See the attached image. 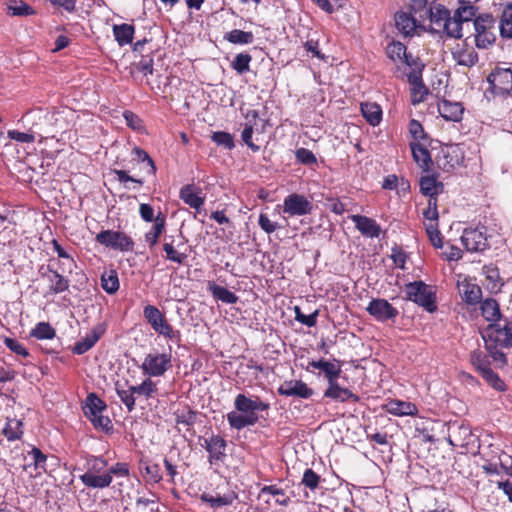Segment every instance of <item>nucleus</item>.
Returning <instances> with one entry per match:
<instances>
[{
    "mask_svg": "<svg viewBox=\"0 0 512 512\" xmlns=\"http://www.w3.org/2000/svg\"><path fill=\"white\" fill-rule=\"evenodd\" d=\"M295 156L298 162L305 165L316 164L317 159L312 151L306 148H299L295 152Z\"/></svg>",
    "mask_w": 512,
    "mask_h": 512,
    "instance_id": "59",
    "label": "nucleus"
},
{
    "mask_svg": "<svg viewBox=\"0 0 512 512\" xmlns=\"http://www.w3.org/2000/svg\"><path fill=\"white\" fill-rule=\"evenodd\" d=\"M208 289L215 299L226 304H235L239 299L236 294L229 291L227 288L219 286L213 282L209 283Z\"/></svg>",
    "mask_w": 512,
    "mask_h": 512,
    "instance_id": "38",
    "label": "nucleus"
},
{
    "mask_svg": "<svg viewBox=\"0 0 512 512\" xmlns=\"http://www.w3.org/2000/svg\"><path fill=\"white\" fill-rule=\"evenodd\" d=\"M27 117L34 120L30 132L24 133L17 130H10L8 131L10 139L20 143H32L35 141V135L40 137L53 136V129L49 126H51L54 121H58L57 113H43L42 111H37L35 113H29Z\"/></svg>",
    "mask_w": 512,
    "mask_h": 512,
    "instance_id": "2",
    "label": "nucleus"
},
{
    "mask_svg": "<svg viewBox=\"0 0 512 512\" xmlns=\"http://www.w3.org/2000/svg\"><path fill=\"white\" fill-rule=\"evenodd\" d=\"M352 221L355 227L367 237H378L381 229L375 220L362 215H353Z\"/></svg>",
    "mask_w": 512,
    "mask_h": 512,
    "instance_id": "26",
    "label": "nucleus"
},
{
    "mask_svg": "<svg viewBox=\"0 0 512 512\" xmlns=\"http://www.w3.org/2000/svg\"><path fill=\"white\" fill-rule=\"evenodd\" d=\"M96 429H101L102 431H110L113 429L112 422L107 416H103L102 413L97 415L96 417H92L89 419Z\"/></svg>",
    "mask_w": 512,
    "mask_h": 512,
    "instance_id": "63",
    "label": "nucleus"
},
{
    "mask_svg": "<svg viewBox=\"0 0 512 512\" xmlns=\"http://www.w3.org/2000/svg\"><path fill=\"white\" fill-rule=\"evenodd\" d=\"M482 337L486 349L512 347V330L508 327L507 320L503 326L498 323H490Z\"/></svg>",
    "mask_w": 512,
    "mask_h": 512,
    "instance_id": "7",
    "label": "nucleus"
},
{
    "mask_svg": "<svg viewBox=\"0 0 512 512\" xmlns=\"http://www.w3.org/2000/svg\"><path fill=\"white\" fill-rule=\"evenodd\" d=\"M97 243L122 252L132 251L134 241L121 231L103 230L96 235Z\"/></svg>",
    "mask_w": 512,
    "mask_h": 512,
    "instance_id": "8",
    "label": "nucleus"
},
{
    "mask_svg": "<svg viewBox=\"0 0 512 512\" xmlns=\"http://www.w3.org/2000/svg\"><path fill=\"white\" fill-rule=\"evenodd\" d=\"M420 191L423 195L428 196L429 199L437 197L443 192L444 185L442 182L437 181L435 176H423L419 181Z\"/></svg>",
    "mask_w": 512,
    "mask_h": 512,
    "instance_id": "30",
    "label": "nucleus"
},
{
    "mask_svg": "<svg viewBox=\"0 0 512 512\" xmlns=\"http://www.w3.org/2000/svg\"><path fill=\"white\" fill-rule=\"evenodd\" d=\"M428 18L431 23L430 31L449 38L459 39V30L456 21H452L450 10L440 3L429 7Z\"/></svg>",
    "mask_w": 512,
    "mask_h": 512,
    "instance_id": "3",
    "label": "nucleus"
},
{
    "mask_svg": "<svg viewBox=\"0 0 512 512\" xmlns=\"http://www.w3.org/2000/svg\"><path fill=\"white\" fill-rule=\"evenodd\" d=\"M457 286L459 295L467 304L476 305L480 302L482 291L477 284L464 279L463 281H458Z\"/></svg>",
    "mask_w": 512,
    "mask_h": 512,
    "instance_id": "22",
    "label": "nucleus"
},
{
    "mask_svg": "<svg viewBox=\"0 0 512 512\" xmlns=\"http://www.w3.org/2000/svg\"><path fill=\"white\" fill-rule=\"evenodd\" d=\"M483 273L486 278V288L491 293H498L501 291V288L504 285V282L502 281L498 268L493 265H484L483 266Z\"/></svg>",
    "mask_w": 512,
    "mask_h": 512,
    "instance_id": "28",
    "label": "nucleus"
},
{
    "mask_svg": "<svg viewBox=\"0 0 512 512\" xmlns=\"http://www.w3.org/2000/svg\"><path fill=\"white\" fill-rule=\"evenodd\" d=\"M384 409L395 416H414L418 413L415 404L397 399L388 401L384 405Z\"/></svg>",
    "mask_w": 512,
    "mask_h": 512,
    "instance_id": "25",
    "label": "nucleus"
},
{
    "mask_svg": "<svg viewBox=\"0 0 512 512\" xmlns=\"http://www.w3.org/2000/svg\"><path fill=\"white\" fill-rule=\"evenodd\" d=\"M360 108L363 117L370 125L376 126L380 123L382 119V110L378 104L371 102L361 103Z\"/></svg>",
    "mask_w": 512,
    "mask_h": 512,
    "instance_id": "34",
    "label": "nucleus"
},
{
    "mask_svg": "<svg viewBox=\"0 0 512 512\" xmlns=\"http://www.w3.org/2000/svg\"><path fill=\"white\" fill-rule=\"evenodd\" d=\"M472 433L468 426L460 425L456 429L452 430L449 442L454 446H466L470 443Z\"/></svg>",
    "mask_w": 512,
    "mask_h": 512,
    "instance_id": "40",
    "label": "nucleus"
},
{
    "mask_svg": "<svg viewBox=\"0 0 512 512\" xmlns=\"http://www.w3.org/2000/svg\"><path fill=\"white\" fill-rule=\"evenodd\" d=\"M482 316L491 323H497L501 319V312L498 302L493 298L485 299L481 304Z\"/></svg>",
    "mask_w": 512,
    "mask_h": 512,
    "instance_id": "33",
    "label": "nucleus"
},
{
    "mask_svg": "<svg viewBox=\"0 0 512 512\" xmlns=\"http://www.w3.org/2000/svg\"><path fill=\"white\" fill-rule=\"evenodd\" d=\"M106 408L107 405L102 399H100L95 393H90L86 398L83 410L87 418L90 419L101 414L106 410Z\"/></svg>",
    "mask_w": 512,
    "mask_h": 512,
    "instance_id": "32",
    "label": "nucleus"
},
{
    "mask_svg": "<svg viewBox=\"0 0 512 512\" xmlns=\"http://www.w3.org/2000/svg\"><path fill=\"white\" fill-rule=\"evenodd\" d=\"M101 286L108 294H114L119 289L118 274L115 270L105 271L101 276Z\"/></svg>",
    "mask_w": 512,
    "mask_h": 512,
    "instance_id": "43",
    "label": "nucleus"
},
{
    "mask_svg": "<svg viewBox=\"0 0 512 512\" xmlns=\"http://www.w3.org/2000/svg\"><path fill=\"white\" fill-rule=\"evenodd\" d=\"M386 53L393 61L403 60L407 55L406 46L401 42L393 41L387 46Z\"/></svg>",
    "mask_w": 512,
    "mask_h": 512,
    "instance_id": "52",
    "label": "nucleus"
},
{
    "mask_svg": "<svg viewBox=\"0 0 512 512\" xmlns=\"http://www.w3.org/2000/svg\"><path fill=\"white\" fill-rule=\"evenodd\" d=\"M134 31V26L126 23L113 26L114 37L120 46L132 43Z\"/></svg>",
    "mask_w": 512,
    "mask_h": 512,
    "instance_id": "37",
    "label": "nucleus"
},
{
    "mask_svg": "<svg viewBox=\"0 0 512 512\" xmlns=\"http://www.w3.org/2000/svg\"><path fill=\"white\" fill-rule=\"evenodd\" d=\"M116 392L117 395L120 397L121 401L127 407L128 411H133L135 408V397L132 391V387L129 386L128 389H124L118 383H116Z\"/></svg>",
    "mask_w": 512,
    "mask_h": 512,
    "instance_id": "50",
    "label": "nucleus"
},
{
    "mask_svg": "<svg viewBox=\"0 0 512 512\" xmlns=\"http://www.w3.org/2000/svg\"><path fill=\"white\" fill-rule=\"evenodd\" d=\"M495 19L491 14H482L474 19L475 45L479 49H487L496 40Z\"/></svg>",
    "mask_w": 512,
    "mask_h": 512,
    "instance_id": "6",
    "label": "nucleus"
},
{
    "mask_svg": "<svg viewBox=\"0 0 512 512\" xmlns=\"http://www.w3.org/2000/svg\"><path fill=\"white\" fill-rule=\"evenodd\" d=\"M225 39L232 44H251L254 41V35L250 31L234 29L225 35Z\"/></svg>",
    "mask_w": 512,
    "mask_h": 512,
    "instance_id": "44",
    "label": "nucleus"
},
{
    "mask_svg": "<svg viewBox=\"0 0 512 512\" xmlns=\"http://www.w3.org/2000/svg\"><path fill=\"white\" fill-rule=\"evenodd\" d=\"M461 241L465 248L471 252H482L489 248L485 227L465 229Z\"/></svg>",
    "mask_w": 512,
    "mask_h": 512,
    "instance_id": "11",
    "label": "nucleus"
},
{
    "mask_svg": "<svg viewBox=\"0 0 512 512\" xmlns=\"http://www.w3.org/2000/svg\"><path fill=\"white\" fill-rule=\"evenodd\" d=\"M395 24L399 32L405 37L413 36L417 28L425 30V27L419 22V18H414L404 11L395 14Z\"/></svg>",
    "mask_w": 512,
    "mask_h": 512,
    "instance_id": "17",
    "label": "nucleus"
},
{
    "mask_svg": "<svg viewBox=\"0 0 512 512\" xmlns=\"http://www.w3.org/2000/svg\"><path fill=\"white\" fill-rule=\"evenodd\" d=\"M324 397L339 402L351 401L356 403L360 401V397L358 395L354 394L348 388L341 387L337 380L328 384V388L324 391Z\"/></svg>",
    "mask_w": 512,
    "mask_h": 512,
    "instance_id": "20",
    "label": "nucleus"
},
{
    "mask_svg": "<svg viewBox=\"0 0 512 512\" xmlns=\"http://www.w3.org/2000/svg\"><path fill=\"white\" fill-rule=\"evenodd\" d=\"M105 328L103 325H97L89 334H87L81 341H78L72 348V352L77 355H82L90 350L100 337L104 334Z\"/></svg>",
    "mask_w": 512,
    "mask_h": 512,
    "instance_id": "23",
    "label": "nucleus"
},
{
    "mask_svg": "<svg viewBox=\"0 0 512 512\" xmlns=\"http://www.w3.org/2000/svg\"><path fill=\"white\" fill-rule=\"evenodd\" d=\"M312 209V203L304 195L292 193L284 199L283 212L290 216L307 215Z\"/></svg>",
    "mask_w": 512,
    "mask_h": 512,
    "instance_id": "14",
    "label": "nucleus"
},
{
    "mask_svg": "<svg viewBox=\"0 0 512 512\" xmlns=\"http://www.w3.org/2000/svg\"><path fill=\"white\" fill-rule=\"evenodd\" d=\"M319 481V475L316 474L312 469L309 468L305 470L302 478V484L310 489H315L318 486Z\"/></svg>",
    "mask_w": 512,
    "mask_h": 512,
    "instance_id": "64",
    "label": "nucleus"
},
{
    "mask_svg": "<svg viewBox=\"0 0 512 512\" xmlns=\"http://www.w3.org/2000/svg\"><path fill=\"white\" fill-rule=\"evenodd\" d=\"M211 139L213 142H215L218 146H222L224 147L225 149H233L235 144H234V138L233 136L228 133V132H224V131H216V132H213L212 136H211Z\"/></svg>",
    "mask_w": 512,
    "mask_h": 512,
    "instance_id": "51",
    "label": "nucleus"
},
{
    "mask_svg": "<svg viewBox=\"0 0 512 512\" xmlns=\"http://www.w3.org/2000/svg\"><path fill=\"white\" fill-rule=\"evenodd\" d=\"M462 161L460 149L457 145H445L441 147L436 156V163L440 169L450 172Z\"/></svg>",
    "mask_w": 512,
    "mask_h": 512,
    "instance_id": "15",
    "label": "nucleus"
},
{
    "mask_svg": "<svg viewBox=\"0 0 512 512\" xmlns=\"http://www.w3.org/2000/svg\"><path fill=\"white\" fill-rule=\"evenodd\" d=\"M463 111L464 108L460 102H451L444 99L438 103V112L447 121H460Z\"/></svg>",
    "mask_w": 512,
    "mask_h": 512,
    "instance_id": "24",
    "label": "nucleus"
},
{
    "mask_svg": "<svg viewBox=\"0 0 512 512\" xmlns=\"http://www.w3.org/2000/svg\"><path fill=\"white\" fill-rule=\"evenodd\" d=\"M409 132L413 139L415 140H425L427 138V135L424 131L423 126L421 123L415 119H412L409 123Z\"/></svg>",
    "mask_w": 512,
    "mask_h": 512,
    "instance_id": "62",
    "label": "nucleus"
},
{
    "mask_svg": "<svg viewBox=\"0 0 512 512\" xmlns=\"http://www.w3.org/2000/svg\"><path fill=\"white\" fill-rule=\"evenodd\" d=\"M277 392L281 396L298 397L302 399H308L314 393L313 390L301 380L284 381L278 387Z\"/></svg>",
    "mask_w": 512,
    "mask_h": 512,
    "instance_id": "16",
    "label": "nucleus"
},
{
    "mask_svg": "<svg viewBox=\"0 0 512 512\" xmlns=\"http://www.w3.org/2000/svg\"><path fill=\"white\" fill-rule=\"evenodd\" d=\"M133 153L136 155L138 161L142 163L148 161V175H155L156 166L152 158L148 155V153L139 147H135L133 149Z\"/></svg>",
    "mask_w": 512,
    "mask_h": 512,
    "instance_id": "58",
    "label": "nucleus"
},
{
    "mask_svg": "<svg viewBox=\"0 0 512 512\" xmlns=\"http://www.w3.org/2000/svg\"><path fill=\"white\" fill-rule=\"evenodd\" d=\"M205 449L209 453V462L216 464L222 462L226 457V441L219 435H213L209 439H205Z\"/></svg>",
    "mask_w": 512,
    "mask_h": 512,
    "instance_id": "18",
    "label": "nucleus"
},
{
    "mask_svg": "<svg viewBox=\"0 0 512 512\" xmlns=\"http://www.w3.org/2000/svg\"><path fill=\"white\" fill-rule=\"evenodd\" d=\"M407 12L414 18H419V22L423 25V22L428 18L429 12L427 0H411Z\"/></svg>",
    "mask_w": 512,
    "mask_h": 512,
    "instance_id": "41",
    "label": "nucleus"
},
{
    "mask_svg": "<svg viewBox=\"0 0 512 512\" xmlns=\"http://www.w3.org/2000/svg\"><path fill=\"white\" fill-rule=\"evenodd\" d=\"M131 387L134 395H144L146 398H150L157 391L155 383L149 378L140 385Z\"/></svg>",
    "mask_w": 512,
    "mask_h": 512,
    "instance_id": "53",
    "label": "nucleus"
},
{
    "mask_svg": "<svg viewBox=\"0 0 512 512\" xmlns=\"http://www.w3.org/2000/svg\"><path fill=\"white\" fill-rule=\"evenodd\" d=\"M310 367L322 371L328 381V384L334 380H337L341 373V365L337 360H334V362H330L325 359H320L317 361L312 360L308 363L307 369Z\"/></svg>",
    "mask_w": 512,
    "mask_h": 512,
    "instance_id": "21",
    "label": "nucleus"
},
{
    "mask_svg": "<svg viewBox=\"0 0 512 512\" xmlns=\"http://www.w3.org/2000/svg\"><path fill=\"white\" fill-rule=\"evenodd\" d=\"M201 499L209 503L212 507H222L232 503V498L229 496H212L210 494H203Z\"/></svg>",
    "mask_w": 512,
    "mask_h": 512,
    "instance_id": "57",
    "label": "nucleus"
},
{
    "mask_svg": "<svg viewBox=\"0 0 512 512\" xmlns=\"http://www.w3.org/2000/svg\"><path fill=\"white\" fill-rule=\"evenodd\" d=\"M163 250L166 253V258L172 262L183 264L184 261L187 258V255L185 253L178 252L172 243H164Z\"/></svg>",
    "mask_w": 512,
    "mask_h": 512,
    "instance_id": "54",
    "label": "nucleus"
},
{
    "mask_svg": "<svg viewBox=\"0 0 512 512\" xmlns=\"http://www.w3.org/2000/svg\"><path fill=\"white\" fill-rule=\"evenodd\" d=\"M478 61V55L474 50H466L458 53L457 63L462 66L472 67Z\"/></svg>",
    "mask_w": 512,
    "mask_h": 512,
    "instance_id": "56",
    "label": "nucleus"
},
{
    "mask_svg": "<svg viewBox=\"0 0 512 512\" xmlns=\"http://www.w3.org/2000/svg\"><path fill=\"white\" fill-rule=\"evenodd\" d=\"M143 316L155 332L169 339L175 338L176 332L156 306L146 305Z\"/></svg>",
    "mask_w": 512,
    "mask_h": 512,
    "instance_id": "9",
    "label": "nucleus"
},
{
    "mask_svg": "<svg viewBox=\"0 0 512 512\" xmlns=\"http://www.w3.org/2000/svg\"><path fill=\"white\" fill-rule=\"evenodd\" d=\"M410 148L412 156L417 165L424 171L428 172L432 164L430 152L420 143L411 142Z\"/></svg>",
    "mask_w": 512,
    "mask_h": 512,
    "instance_id": "29",
    "label": "nucleus"
},
{
    "mask_svg": "<svg viewBox=\"0 0 512 512\" xmlns=\"http://www.w3.org/2000/svg\"><path fill=\"white\" fill-rule=\"evenodd\" d=\"M30 337L37 340H51L56 336V330L49 322H39L29 333Z\"/></svg>",
    "mask_w": 512,
    "mask_h": 512,
    "instance_id": "39",
    "label": "nucleus"
},
{
    "mask_svg": "<svg viewBox=\"0 0 512 512\" xmlns=\"http://www.w3.org/2000/svg\"><path fill=\"white\" fill-rule=\"evenodd\" d=\"M22 426L21 420L15 418L8 419L2 432L8 441H15L20 439L23 435Z\"/></svg>",
    "mask_w": 512,
    "mask_h": 512,
    "instance_id": "42",
    "label": "nucleus"
},
{
    "mask_svg": "<svg viewBox=\"0 0 512 512\" xmlns=\"http://www.w3.org/2000/svg\"><path fill=\"white\" fill-rule=\"evenodd\" d=\"M108 463L102 457L90 456L86 459V472L80 476L81 482L89 488H106L112 482L110 474H100Z\"/></svg>",
    "mask_w": 512,
    "mask_h": 512,
    "instance_id": "4",
    "label": "nucleus"
},
{
    "mask_svg": "<svg viewBox=\"0 0 512 512\" xmlns=\"http://www.w3.org/2000/svg\"><path fill=\"white\" fill-rule=\"evenodd\" d=\"M482 378L495 390L505 391L506 385L503 380L500 379L497 373H495L490 367L479 373Z\"/></svg>",
    "mask_w": 512,
    "mask_h": 512,
    "instance_id": "48",
    "label": "nucleus"
},
{
    "mask_svg": "<svg viewBox=\"0 0 512 512\" xmlns=\"http://www.w3.org/2000/svg\"><path fill=\"white\" fill-rule=\"evenodd\" d=\"M236 411L227 414V421L231 428L242 430L245 427L253 426L259 421L257 411H267L269 403L261 401L258 396L253 398L245 394H238L234 400Z\"/></svg>",
    "mask_w": 512,
    "mask_h": 512,
    "instance_id": "1",
    "label": "nucleus"
},
{
    "mask_svg": "<svg viewBox=\"0 0 512 512\" xmlns=\"http://www.w3.org/2000/svg\"><path fill=\"white\" fill-rule=\"evenodd\" d=\"M265 494L275 496V502L279 505L287 506L289 504V497L285 496L284 490L276 485L264 486L260 491V496Z\"/></svg>",
    "mask_w": 512,
    "mask_h": 512,
    "instance_id": "47",
    "label": "nucleus"
},
{
    "mask_svg": "<svg viewBox=\"0 0 512 512\" xmlns=\"http://www.w3.org/2000/svg\"><path fill=\"white\" fill-rule=\"evenodd\" d=\"M166 224V217L162 213H159L155 217V223L151 230L145 234V240L149 243L150 247L157 244L160 235L163 233Z\"/></svg>",
    "mask_w": 512,
    "mask_h": 512,
    "instance_id": "36",
    "label": "nucleus"
},
{
    "mask_svg": "<svg viewBox=\"0 0 512 512\" xmlns=\"http://www.w3.org/2000/svg\"><path fill=\"white\" fill-rule=\"evenodd\" d=\"M477 8L471 4L461 5L452 15V21H456L459 30V39L462 38V25L469 22L475 17Z\"/></svg>",
    "mask_w": 512,
    "mask_h": 512,
    "instance_id": "31",
    "label": "nucleus"
},
{
    "mask_svg": "<svg viewBox=\"0 0 512 512\" xmlns=\"http://www.w3.org/2000/svg\"><path fill=\"white\" fill-rule=\"evenodd\" d=\"M408 82L411 85L410 95L411 103L417 105L425 100L428 95V89L423 83L422 75L419 71L409 72L407 75Z\"/></svg>",
    "mask_w": 512,
    "mask_h": 512,
    "instance_id": "19",
    "label": "nucleus"
},
{
    "mask_svg": "<svg viewBox=\"0 0 512 512\" xmlns=\"http://www.w3.org/2000/svg\"><path fill=\"white\" fill-rule=\"evenodd\" d=\"M170 366V353H150L145 357L141 369L144 374L157 377L163 375Z\"/></svg>",
    "mask_w": 512,
    "mask_h": 512,
    "instance_id": "10",
    "label": "nucleus"
},
{
    "mask_svg": "<svg viewBox=\"0 0 512 512\" xmlns=\"http://www.w3.org/2000/svg\"><path fill=\"white\" fill-rule=\"evenodd\" d=\"M252 56L248 53H239L231 62V68L239 75H243L250 70Z\"/></svg>",
    "mask_w": 512,
    "mask_h": 512,
    "instance_id": "45",
    "label": "nucleus"
},
{
    "mask_svg": "<svg viewBox=\"0 0 512 512\" xmlns=\"http://www.w3.org/2000/svg\"><path fill=\"white\" fill-rule=\"evenodd\" d=\"M180 199L192 208L199 209L204 204V198L194 191L193 185H185L180 189Z\"/></svg>",
    "mask_w": 512,
    "mask_h": 512,
    "instance_id": "35",
    "label": "nucleus"
},
{
    "mask_svg": "<svg viewBox=\"0 0 512 512\" xmlns=\"http://www.w3.org/2000/svg\"><path fill=\"white\" fill-rule=\"evenodd\" d=\"M43 277L48 280L50 284L49 290L54 294L62 293L69 288V280L50 266H48L46 272L43 273Z\"/></svg>",
    "mask_w": 512,
    "mask_h": 512,
    "instance_id": "27",
    "label": "nucleus"
},
{
    "mask_svg": "<svg viewBox=\"0 0 512 512\" xmlns=\"http://www.w3.org/2000/svg\"><path fill=\"white\" fill-rule=\"evenodd\" d=\"M141 469H144L149 479L155 483L162 480L160 466L156 463L141 462Z\"/></svg>",
    "mask_w": 512,
    "mask_h": 512,
    "instance_id": "55",
    "label": "nucleus"
},
{
    "mask_svg": "<svg viewBox=\"0 0 512 512\" xmlns=\"http://www.w3.org/2000/svg\"><path fill=\"white\" fill-rule=\"evenodd\" d=\"M295 313H296V317L295 319L297 321H299L300 323L308 326V327H313L316 325L317 323V316H318V310H315L313 313H311L310 315H305L301 312L300 308L299 307H295Z\"/></svg>",
    "mask_w": 512,
    "mask_h": 512,
    "instance_id": "60",
    "label": "nucleus"
},
{
    "mask_svg": "<svg viewBox=\"0 0 512 512\" xmlns=\"http://www.w3.org/2000/svg\"><path fill=\"white\" fill-rule=\"evenodd\" d=\"M406 300L412 301L423 307L427 312L437 309L436 295L430 286L423 281L409 282L405 285Z\"/></svg>",
    "mask_w": 512,
    "mask_h": 512,
    "instance_id": "5",
    "label": "nucleus"
},
{
    "mask_svg": "<svg viewBox=\"0 0 512 512\" xmlns=\"http://www.w3.org/2000/svg\"><path fill=\"white\" fill-rule=\"evenodd\" d=\"M8 14L12 16L34 15L35 10L23 1H13L7 6Z\"/></svg>",
    "mask_w": 512,
    "mask_h": 512,
    "instance_id": "46",
    "label": "nucleus"
},
{
    "mask_svg": "<svg viewBox=\"0 0 512 512\" xmlns=\"http://www.w3.org/2000/svg\"><path fill=\"white\" fill-rule=\"evenodd\" d=\"M494 94H508L512 91V70L496 68L487 78Z\"/></svg>",
    "mask_w": 512,
    "mask_h": 512,
    "instance_id": "13",
    "label": "nucleus"
},
{
    "mask_svg": "<svg viewBox=\"0 0 512 512\" xmlns=\"http://www.w3.org/2000/svg\"><path fill=\"white\" fill-rule=\"evenodd\" d=\"M366 311L379 322L394 321L399 314L398 310L383 298H373Z\"/></svg>",
    "mask_w": 512,
    "mask_h": 512,
    "instance_id": "12",
    "label": "nucleus"
},
{
    "mask_svg": "<svg viewBox=\"0 0 512 512\" xmlns=\"http://www.w3.org/2000/svg\"><path fill=\"white\" fill-rule=\"evenodd\" d=\"M470 361L478 373L490 367V361L487 355L480 350L471 352Z\"/></svg>",
    "mask_w": 512,
    "mask_h": 512,
    "instance_id": "49",
    "label": "nucleus"
},
{
    "mask_svg": "<svg viewBox=\"0 0 512 512\" xmlns=\"http://www.w3.org/2000/svg\"><path fill=\"white\" fill-rule=\"evenodd\" d=\"M426 232H427L430 242L432 243V245L435 248H441L443 246L441 233L438 229L437 224L436 225H433V224L428 225L426 227Z\"/></svg>",
    "mask_w": 512,
    "mask_h": 512,
    "instance_id": "61",
    "label": "nucleus"
}]
</instances>
